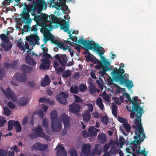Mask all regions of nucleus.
<instances>
[{
	"label": "nucleus",
	"mask_w": 156,
	"mask_h": 156,
	"mask_svg": "<svg viewBox=\"0 0 156 156\" xmlns=\"http://www.w3.org/2000/svg\"><path fill=\"white\" fill-rule=\"evenodd\" d=\"M138 97H135L133 98V100L130 102L132 104V110L134 112H131L130 117L132 119L135 117L136 118L134 120V123L136 126L133 125L132 127L134 129H137L135 131V133L136 135L133 137V141L137 144H139L143 142L144 139L147 138L145 136L144 131L141 123V117L143 114L142 112L143 109L139 104L138 102Z\"/></svg>",
	"instance_id": "nucleus-1"
},
{
	"label": "nucleus",
	"mask_w": 156,
	"mask_h": 156,
	"mask_svg": "<svg viewBox=\"0 0 156 156\" xmlns=\"http://www.w3.org/2000/svg\"><path fill=\"white\" fill-rule=\"evenodd\" d=\"M125 71L123 69H113L111 74L112 78L116 82H119L120 84L126 85L127 88L130 89L133 87V82L129 79V75L124 74Z\"/></svg>",
	"instance_id": "nucleus-2"
},
{
	"label": "nucleus",
	"mask_w": 156,
	"mask_h": 156,
	"mask_svg": "<svg viewBox=\"0 0 156 156\" xmlns=\"http://www.w3.org/2000/svg\"><path fill=\"white\" fill-rule=\"evenodd\" d=\"M39 13H36L33 18L37 25L41 27L45 32L52 30L54 26L52 25L51 21L48 20L49 16L47 14L42 13L37 15Z\"/></svg>",
	"instance_id": "nucleus-3"
},
{
	"label": "nucleus",
	"mask_w": 156,
	"mask_h": 156,
	"mask_svg": "<svg viewBox=\"0 0 156 156\" xmlns=\"http://www.w3.org/2000/svg\"><path fill=\"white\" fill-rule=\"evenodd\" d=\"M22 5L25 6L22 13L20 14L21 18L23 20L22 22L25 23L27 25H30L32 19L30 17L29 13H30L31 15L34 16H35L36 13L34 12V14H32L33 9L32 8H30L29 7L30 6L29 4L27 5L25 2H24L22 3Z\"/></svg>",
	"instance_id": "nucleus-4"
},
{
	"label": "nucleus",
	"mask_w": 156,
	"mask_h": 156,
	"mask_svg": "<svg viewBox=\"0 0 156 156\" xmlns=\"http://www.w3.org/2000/svg\"><path fill=\"white\" fill-rule=\"evenodd\" d=\"M32 2V3L29 4L30 8L33 9L32 14H34V12L36 13H40L43 9V7L45 4L44 0H38L37 3H36L32 0H28Z\"/></svg>",
	"instance_id": "nucleus-5"
},
{
	"label": "nucleus",
	"mask_w": 156,
	"mask_h": 156,
	"mask_svg": "<svg viewBox=\"0 0 156 156\" xmlns=\"http://www.w3.org/2000/svg\"><path fill=\"white\" fill-rule=\"evenodd\" d=\"M50 1L51 2V3L55 4L57 9H60L64 14H69L70 13V11L68 6L66 4V0H57V2H55V0H50Z\"/></svg>",
	"instance_id": "nucleus-6"
},
{
	"label": "nucleus",
	"mask_w": 156,
	"mask_h": 156,
	"mask_svg": "<svg viewBox=\"0 0 156 156\" xmlns=\"http://www.w3.org/2000/svg\"><path fill=\"white\" fill-rule=\"evenodd\" d=\"M54 57L55 59L59 61L60 65L64 67L66 66L68 60L66 54H57Z\"/></svg>",
	"instance_id": "nucleus-7"
},
{
	"label": "nucleus",
	"mask_w": 156,
	"mask_h": 156,
	"mask_svg": "<svg viewBox=\"0 0 156 156\" xmlns=\"http://www.w3.org/2000/svg\"><path fill=\"white\" fill-rule=\"evenodd\" d=\"M35 132L38 137L43 138L48 140L50 139L49 136L44 133L42 126L41 125H38L36 128Z\"/></svg>",
	"instance_id": "nucleus-8"
},
{
	"label": "nucleus",
	"mask_w": 156,
	"mask_h": 156,
	"mask_svg": "<svg viewBox=\"0 0 156 156\" xmlns=\"http://www.w3.org/2000/svg\"><path fill=\"white\" fill-rule=\"evenodd\" d=\"M68 97V95L65 93L61 91L58 95L56 96L55 98L60 103L65 105L67 103V101L66 98Z\"/></svg>",
	"instance_id": "nucleus-9"
},
{
	"label": "nucleus",
	"mask_w": 156,
	"mask_h": 156,
	"mask_svg": "<svg viewBox=\"0 0 156 156\" xmlns=\"http://www.w3.org/2000/svg\"><path fill=\"white\" fill-rule=\"evenodd\" d=\"M51 127L52 131L54 132L60 131L62 128V125L58 120L51 121Z\"/></svg>",
	"instance_id": "nucleus-10"
},
{
	"label": "nucleus",
	"mask_w": 156,
	"mask_h": 156,
	"mask_svg": "<svg viewBox=\"0 0 156 156\" xmlns=\"http://www.w3.org/2000/svg\"><path fill=\"white\" fill-rule=\"evenodd\" d=\"M89 50H93V51L97 52L99 56L102 55L105 52L104 48L93 43L91 45Z\"/></svg>",
	"instance_id": "nucleus-11"
},
{
	"label": "nucleus",
	"mask_w": 156,
	"mask_h": 156,
	"mask_svg": "<svg viewBox=\"0 0 156 156\" xmlns=\"http://www.w3.org/2000/svg\"><path fill=\"white\" fill-rule=\"evenodd\" d=\"M3 93L5 96L9 100L11 99L14 102L17 101V98L14 92L11 90L9 87L6 89V91H4Z\"/></svg>",
	"instance_id": "nucleus-12"
},
{
	"label": "nucleus",
	"mask_w": 156,
	"mask_h": 156,
	"mask_svg": "<svg viewBox=\"0 0 156 156\" xmlns=\"http://www.w3.org/2000/svg\"><path fill=\"white\" fill-rule=\"evenodd\" d=\"M48 146L47 144H43L41 143L37 142L35 143L31 149L32 151L34 150L39 151H43L47 149Z\"/></svg>",
	"instance_id": "nucleus-13"
},
{
	"label": "nucleus",
	"mask_w": 156,
	"mask_h": 156,
	"mask_svg": "<svg viewBox=\"0 0 156 156\" xmlns=\"http://www.w3.org/2000/svg\"><path fill=\"white\" fill-rule=\"evenodd\" d=\"M91 145L90 144H84L82 147L81 156H88L90 152Z\"/></svg>",
	"instance_id": "nucleus-14"
},
{
	"label": "nucleus",
	"mask_w": 156,
	"mask_h": 156,
	"mask_svg": "<svg viewBox=\"0 0 156 156\" xmlns=\"http://www.w3.org/2000/svg\"><path fill=\"white\" fill-rule=\"evenodd\" d=\"M69 112L74 113L77 115L78 114V113L80 112L81 107L80 106L76 104L73 103L69 105Z\"/></svg>",
	"instance_id": "nucleus-15"
},
{
	"label": "nucleus",
	"mask_w": 156,
	"mask_h": 156,
	"mask_svg": "<svg viewBox=\"0 0 156 156\" xmlns=\"http://www.w3.org/2000/svg\"><path fill=\"white\" fill-rule=\"evenodd\" d=\"M77 43L81 44L85 50H89L92 43H91L90 41L89 40H86L83 38L80 39L78 40H77Z\"/></svg>",
	"instance_id": "nucleus-16"
},
{
	"label": "nucleus",
	"mask_w": 156,
	"mask_h": 156,
	"mask_svg": "<svg viewBox=\"0 0 156 156\" xmlns=\"http://www.w3.org/2000/svg\"><path fill=\"white\" fill-rule=\"evenodd\" d=\"M17 80L21 82H26L27 80V76L25 74L17 73L15 75Z\"/></svg>",
	"instance_id": "nucleus-17"
},
{
	"label": "nucleus",
	"mask_w": 156,
	"mask_h": 156,
	"mask_svg": "<svg viewBox=\"0 0 156 156\" xmlns=\"http://www.w3.org/2000/svg\"><path fill=\"white\" fill-rule=\"evenodd\" d=\"M41 61L42 63L41 64L40 66V69L44 70L48 69L49 67L50 60L48 58H44L42 59Z\"/></svg>",
	"instance_id": "nucleus-18"
},
{
	"label": "nucleus",
	"mask_w": 156,
	"mask_h": 156,
	"mask_svg": "<svg viewBox=\"0 0 156 156\" xmlns=\"http://www.w3.org/2000/svg\"><path fill=\"white\" fill-rule=\"evenodd\" d=\"M20 70L22 72L27 74H30L32 72L33 68L30 66L23 64L21 65Z\"/></svg>",
	"instance_id": "nucleus-19"
},
{
	"label": "nucleus",
	"mask_w": 156,
	"mask_h": 156,
	"mask_svg": "<svg viewBox=\"0 0 156 156\" xmlns=\"http://www.w3.org/2000/svg\"><path fill=\"white\" fill-rule=\"evenodd\" d=\"M57 148L58 149L57 151V156H67V152L64 147L61 146L60 145H58L55 149Z\"/></svg>",
	"instance_id": "nucleus-20"
},
{
	"label": "nucleus",
	"mask_w": 156,
	"mask_h": 156,
	"mask_svg": "<svg viewBox=\"0 0 156 156\" xmlns=\"http://www.w3.org/2000/svg\"><path fill=\"white\" fill-rule=\"evenodd\" d=\"M110 65V63L107 62V63H106V66H104L103 67L102 69V70L100 71L99 72V73L101 74L102 76L105 75L106 74V71H110L112 69V66H109Z\"/></svg>",
	"instance_id": "nucleus-21"
},
{
	"label": "nucleus",
	"mask_w": 156,
	"mask_h": 156,
	"mask_svg": "<svg viewBox=\"0 0 156 156\" xmlns=\"http://www.w3.org/2000/svg\"><path fill=\"white\" fill-rule=\"evenodd\" d=\"M62 120L63 121L64 126L65 127L66 126H70V118L66 115L65 114H63L61 115Z\"/></svg>",
	"instance_id": "nucleus-22"
},
{
	"label": "nucleus",
	"mask_w": 156,
	"mask_h": 156,
	"mask_svg": "<svg viewBox=\"0 0 156 156\" xmlns=\"http://www.w3.org/2000/svg\"><path fill=\"white\" fill-rule=\"evenodd\" d=\"M27 41H30V40L34 41L36 44H38L37 43L40 39L39 36L37 34H33L30 36H27L26 37Z\"/></svg>",
	"instance_id": "nucleus-23"
},
{
	"label": "nucleus",
	"mask_w": 156,
	"mask_h": 156,
	"mask_svg": "<svg viewBox=\"0 0 156 156\" xmlns=\"http://www.w3.org/2000/svg\"><path fill=\"white\" fill-rule=\"evenodd\" d=\"M83 117V122L85 123H87L89 122L90 119V113L88 110L85 111L84 113L82 115Z\"/></svg>",
	"instance_id": "nucleus-24"
},
{
	"label": "nucleus",
	"mask_w": 156,
	"mask_h": 156,
	"mask_svg": "<svg viewBox=\"0 0 156 156\" xmlns=\"http://www.w3.org/2000/svg\"><path fill=\"white\" fill-rule=\"evenodd\" d=\"M25 61L27 63L31 66H35L36 65V62L31 58L29 55H26L25 56Z\"/></svg>",
	"instance_id": "nucleus-25"
},
{
	"label": "nucleus",
	"mask_w": 156,
	"mask_h": 156,
	"mask_svg": "<svg viewBox=\"0 0 156 156\" xmlns=\"http://www.w3.org/2000/svg\"><path fill=\"white\" fill-rule=\"evenodd\" d=\"M93 62L94 64H97V65L95 66V68L97 69H100L101 68L102 69L103 67L105 66L99 60L97 59L95 57V58L93 59V62Z\"/></svg>",
	"instance_id": "nucleus-26"
},
{
	"label": "nucleus",
	"mask_w": 156,
	"mask_h": 156,
	"mask_svg": "<svg viewBox=\"0 0 156 156\" xmlns=\"http://www.w3.org/2000/svg\"><path fill=\"white\" fill-rule=\"evenodd\" d=\"M85 50L86 51L83 52V54L84 55L87 54V55H85L84 56L86 58V60L88 62L89 61L93 62V59L95 58V57L90 53L88 51L89 50Z\"/></svg>",
	"instance_id": "nucleus-27"
},
{
	"label": "nucleus",
	"mask_w": 156,
	"mask_h": 156,
	"mask_svg": "<svg viewBox=\"0 0 156 156\" xmlns=\"http://www.w3.org/2000/svg\"><path fill=\"white\" fill-rule=\"evenodd\" d=\"M102 151V147L99 144L95 145V147L93 150V152L94 154L97 155L101 154Z\"/></svg>",
	"instance_id": "nucleus-28"
},
{
	"label": "nucleus",
	"mask_w": 156,
	"mask_h": 156,
	"mask_svg": "<svg viewBox=\"0 0 156 156\" xmlns=\"http://www.w3.org/2000/svg\"><path fill=\"white\" fill-rule=\"evenodd\" d=\"M51 82L50 78L48 75L45 76L41 82V86L43 87H45L48 85Z\"/></svg>",
	"instance_id": "nucleus-29"
},
{
	"label": "nucleus",
	"mask_w": 156,
	"mask_h": 156,
	"mask_svg": "<svg viewBox=\"0 0 156 156\" xmlns=\"http://www.w3.org/2000/svg\"><path fill=\"white\" fill-rule=\"evenodd\" d=\"M89 82L90 86L89 87V91L91 94H93L96 91V88L93 83L92 80L91 78L89 79Z\"/></svg>",
	"instance_id": "nucleus-30"
},
{
	"label": "nucleus",
	"mask_w": 156,
	"mask_h": 156,
	"mask_svg": "<svg viewBox=\"0 0 156 156\" xmlns=\"http://www.w3.org/2000/svg\"><path fill=\"white\" fill-rule=\"evenodd\" d=\"M98 139L101 143H104L107 141L105 134L104 133L99 134L98 136Z\"/></svg>",
	"instance_id": "nucleus-31"
},
{
	"label": "nucleus",
	"mask_w": 156,
	"mask_h": 156,
	"mask_svg": "<svg viewBox=\"0 0 156 156\" xmlns=\"http://www.w3.org/2000/svg\"><path fill=\"white\" fill-rule=\"evenodd\" d=\"M27 98L23 97L18 101V105L19 106H25L27 105Z\"/></svg>",
	"instance_id": "nucleus-32"
},
{
	"label": "nucleus",
	"mask_w": 156,
	"mask_h": 156,
	"mask_svg": "<svg viewBox=\"0 0 156 156\" xmlns=\"http://www.w3.org/2000/svg\"><path fill=\"white\" fill-rule=\"evenodd\" d=\"M13 125L16 129L17 132H20L22 129V127L20 124L19 122L18 121H14Z\"/></svg>",
	"instance_id": "nucleus-33"
},
{
	"label": "nucleus",
	"mask_w": 156,
	"mask_h": 156,
	"mask_svg": "<svg viewBox=\"0 0 156 156\" xmlns=\"http://www.w3.org/2000/svg\"><path fill=\"white\" fill-rule=\"evenodd\" d=\"M93 126H90L88 132L89 135L90 136H96L97 135L96 131H95Z\"/></svg>",
	"instance_id": "nucleus-34"
},
{
	"label": "nucleus",
	"mask_w": 156,
	"mask_h": 156,
	"mask_svg": "<svg viewBox=\"0 0 156 156\" xmlns=\"http://www.w3.org/2000/svg\"><path fill=\"white\" fill-rule=\"evenodd\" d=\"M54 42V44L57 45V46L61 48H62L63 50L64 51H66L67 48H68V47L67 46L65 48H64V44L63 43L59 41L58 40L55 41Z\"/></svg>",
	"instance_id": "nucleus-35"
},
{
	"label": "nucleus",
	"mask_w": 156,
	"mask_h": 156,
	"mask_svg": "<svg viewBox=\"0 0 156 156\" xmlns=\"http://www.w3.org/2000/svg\"><path fill=\"white\" fill-rule=\"evenodd\" d=\"M118 107L116 105L113 104L112 105V113L115 117L117 116Z\"/></svg>",
	"instance_id": "nucleus-36"
},
{
	"label": "nucleus",
	"mask_w": 156,
	"mask_h": 156,
	"mask_svg": "<svg viewBox=\"0 0 156 156\" xmlns=\"http://www.w3.org/2000/svg\"><path fill=\"white\" fill-rule=\"evenodd\" d=\"M50 117L51 119V121L58 120L57 119V113L56 110H54L51 112Z\"/></svg>",
	"instance_id": "nucleus-37"
},
{
	"label": "nucleus",
	"mask_w": 156,
	"mask_h": 156,
	"mask_svg": "<svg viewBox=\"0 0 156 156\" xmlns=\"http://www.w3.org/2000/svg\"><path fill=\"white\" fill-rule=\"evenodd\" d=\"M1 46L3 48H4L5 50L6 51H9L12 47V45L9 44H2Z\"/></svg>",
	"instance_id": "nucleus-38"
},
{
	"label": "nucleus",
	"mask_w": 156,
	"mask_h": 156,
	"mask_svg": "<svg viewBox=\"0 0 156 156\" xmlns=\"http://www.w3.org/2000/svg\"><path fill=\"white\" fill-rule=\"evenodd\" d=\"M1 39L5 43H8L9 41L7 36L4 33L0 35Z\"/></svg>",
	"instance_id": "nucleus-39"
},
{
	"label": "nucleus",
	"mask_w": 156,
	"mask_h": 156,
	"mask_svg": "<svg viewBox=\"0 0 156 156\" xmlns=\"http://www.w3.org/2000/svg\"><path fill=\"white\" fill-rule=\"evenodd\" d=\"M78 87L76 85L74 87L71 86L70 88V92L73 94H77L78 93Z\"/></svg>",
	"instance_id": "nucleus-40"
},
{
	"label": "nucleus",
	"mask_w": 156,
	"mask_h": 156,
	"mask_svg": "<svg viewBox=\"0 0 156 156\" xmlns=\"http://www.w3.org/2000/svg\"><path fill=\"white\" fill-rule=\"evenodd\" d=\"M61 28L64 30L65 32H67L69 29V24L67 23H65L61 25Z\"/></svg>",
	"instance_id": "nucleus-41"
},
{
	"label": "nucleus",
	"mask_w": 156,
	"mask_h": 156,
	"mask_svg": "<svg viewBox=\"0 0 156 156\" xmlns=\"http://www.w3.org/2000/svg\"><path fill=\"white\" fill-rule=\"evenodd\" d=\"M39 102L40 103H43L46 104H48L50 102V99L45 97L40 98L39 100Z\"/></svg>",
	"instance_id": "nucleus-42"
},
{
	"label": "nucleus",
	"mask_w": 156,
	"mask_h": 156,
	"mask_svg": "<svg viewBox=\"0 0 156 156\" xmlns=\"http://www.w3.org/2000/svg\"><path fill=\"white\" fill-rule=\"evenodd\" d=\"M122 126L124 128L126 131L129 133L131 129V127L130 125L128 123H126L125 124H122Z\"/></svg>",
	"instance_id": "nucleus-43"
},
{
	"label": "nucleus",
	"mask_w": 156,
	"mask_h": 156,
	"mask_svg": "<svg viewBox=\"0 0 156 156\" xmlns=\"http://www.w3.org/2000/svg\"><path fill=\"white\" fill-rule=\"evenodd\" d=\"M14 121L12 120H10L8 121L7 130L8 131H10L13 129Z\"/></svg>",
	"instance_id": "nucleus-44"
},
{
	"label": "nucleus",
	"mask_w": 156,
	"mask_h": 156,
	"mask_svg": "<svg viewBox=\"0 0 156 156\" xmlns=\"http://www.w3.org/2000/svg\"><path fill=\"white\" fill-rule=\"evenodd\" d=\"M71 75L70 72L68 70L65 71L62 74V77L63 78H68Z\"/></svg>",
	"instance_id": "nucleus-45"
},
{
	"label": "nucleus",
	"mask_w": 156,
	"mask_h": 156,
	"mask_svg": "<svg viewBox=\"0 0 156 156\" xmlns=\"http://www.w3.org/2000/svg\"><path fill=\"white\" fill-rule=\"evenodd\" d=\"M101 122L106 125L108 122V119L107 116H102L101 118Z\"/></svg>",
	"instance_id": "nucleus-46"
},
{
	"label": "nucleus",
	"mask_w": 156,
	"mask_h": 156,
	"mask_svg": "<svg viewBox=\"0 0 156 156\" xmlns=\"http://www.w3.org/2000/svg\"><path fill=\"white\" fill-rule=\"evenodd\" d=\"M11 65L12 69H16L18 66V62L17 61H14L11 63Z\"/></svg>",
	"instance_id": "nucleus-47"
},
{
	"label": "nucleus",
	"mask_w": 156,
	"mask_h": 156,
	"mask_svg": "<svg viewBox=\"0 0 156 156\" xmlns=\"http://www.w3.org/2000/svg\"><path fill=\"white\" fill-rule=\"evenodd\" d=\"M4 113L6 116H9L11 114L10 110L8 107H5L4 108Z\"/></svg>",
	"instance_id": "nucleus-48"
},
{
	"label": "nucleus",
	"mask_w": 156,
	"mask_h": 156,
	"mask_svg": "<svg viewBox=\"0 0 156 156\" xmlns=\"http://www.w3.org/2000/svg\"><path fill=\"white\" fill-rule=\"evenodd\" d=\"M85 105L87 106L88 108V109L87 110H88V111H89L90 113L93 111L94 108L92 104L91 103L87 104Z\"/></svg>",
	"instance_id": "nucleus-49"
},
{
	"label": "nucleus",
	"mask_w": 156,
	"mask_h": 156,
	"mask_svg": "<svg viewBox=\"0 0 156 156\" xmlns=\"http://www.w3.org/2000/svg\"><path fill=\"white\" fill-rule=\"evenodd\" d=\"M6 121L3 116L0 117V126H3L4 124L6 123Z\"/></svg>",
	"instance_id": "nucleus-50"
},
{
	"label": "nucleus",
	"mask_w": 156,
	"mask_h": 156,
	"mask_svg": "<svg viewBox=\"0 0 156 156\" xmlns=\"http://www.w3.org/2000/svg\"><path fill=\"white\" fill-rule=\"evenodd\" d=\"M48 38L49 41H50L51 42L54 43V41H56L57 40L55 39V37L50 33L48 34Z\"/></svg>",
	"instance_id": "nucleus-51"
},
{
	"label": "nucleus",
	"mask_w": 156,
	"mask_h": 156,
	"mask_svg": "<svg viewBox=\"0 0 156 156\" xmlns=\"http://www.w3.org/2000/svg\"><path fill=\"white\" fill-rule=\"evenodd\" d=\"M42 125L44 127L48 128V119L44 118L43 120Z\"/></svg>",
	"instance_id": "nucleus-52"
},
{
	"label": "nucleus",
	"mask_w": 156,
	"mask_h": 156,
	"mask_svg": "<svg viewBox=\"0 0 156 156\" xmlns=\"http://www.w3.org/2000/svg\"><path fill=\"white\" fill-rule=\"evenodd\" d=\"M118 120L119 122L122 123V124H125L127 122L126 119L122 118L120 116H118Z\"/></svg>",
	"instance_id": "nucleus-53"
},
{
	"label": "nucleus",
	"mask_w": 156,
	"mask_h": 156,
	"mask_svg": "<svg viewBox=\"0 0 156 156\" xmlns=\"http://www.w3.org/2000/svg\"><path fill=\"white\" fill-rule=\"evenodd\" d=\"M125 140L123 137L121 136L119 138V144L121 146H122L125 143Z\"/></svg>",
	"instance_id": "nucleus-54"
},
{
	"label": "nucleus",
	"mask_w": 156,
	"mask_h": 156,
	"mask_svg": "<svg viewBox=\"0 0 156 156\" xmlns=\"http://www.w3.org/2000/svg\"><path fill=\"white\" fill-rule=\"evenodd\" d=\"M75 101V102L76 103H78L79 102H82L83 100L81 99V98L79 96H77L76 95H74Z\"/></svg>",
	"instance_id": "nucleus-55"
},
{
	"label": "nucleus",
	"mask_w": 156,
	"mask_h": 156,
	"mask_svg": "<svg viewBox=\"0 0 156 156\" xmlns=\"http://www.w3.org/2000/svg\"><path fill=\"white\" fill-rule=\"evenodd\" d=\"M70 128V126H66L65 127L64 126V128L62 131V136H64L67 133V131Z\"/></svg>",
	"instance_id": "nucleus-56"
},
{
	"label": "nucleus",
	"mask_w": 156,
	"mask_h": 156,
	"mask_svg": "<svg viewBox=\"0 0 156 156\" xmlns=\"http://www.w3.org/2000/svg\"><path fill=\"white\" fill-rule=\"evenodd\" d=\"M7 153L5 150L0 149V156H7Z\"/></svg>",
	"instance_id": "nucleus-57"
},
{
	"label": "nucleus",
	"mask_w": 156,
	"mask_h": 156,
	"mask_svg": "<svg viewBox=\"0 0 156 156\" xmlns=\"http://www.w3.org/2000/svg\"><path fill=\"white\" fill-rule=\"evenodd\" d=\"M51 23H54L57 22V17L54 14L51 15Z\"/></svg>",
	"instance_id": "nucleus-58"
},
{
	"label": "nucleus",
	"mask_w": 156,
	"mask_h": 156,
	"mask_svg": "<svg viewBox=\"0 0 156 156\" xmlns=\"http://www.w3.org/2000/svg\"><path fill=\"white\" fill-rule=\"evenodd\" d=\"M100 56V57L101 60L102 61V63L104 65L106 66V63H107V62H109V61L106 59L104 56H103L102 55Z\"/></svg>",
	"instance_id": "nucleus-59"
},
{
	"label": "nucleus",
	"mask_w": 156,
	"mask_h": 156,
	"mask_svg": "<svg viewBox=\"0 0 156 156\" xmlns=\"http://www.w3.org/2000/svg\"><path fill=\"white\" fill-rule=\"evenodd\" d=\"M69 153L71 156H78L76 151L74 149L71 150Z\"/></svg>",
	"instance_id": "nucleus-60"
},
{
	"label": "nucleus",
	"mask_w": 156,
	"mask_h": 156,
	"mask_svg": "<svg viewBox=\"0 0 156 156\" xmlns=\"http://www.w3.org/2000/svg\"><path fill=\"white\" fill-rule=\"evenodd\" d=\"M27 83L28 85V86L30 88H33L34 87L36 84L33 81H28Z\"/></svg>",
	"instance_id": "nucleus-61"
},
{
	"label": "nucleus",
	"mask_w": 156,
	"mask_h": 156,
	"mask_svg": "<svg viewBox=\"0 0 156 156\" xmlns=\"http://www.w3.org/2000/svg\"><path fill=\"white\" fill-rule=\"evenodd\" d=\"M7 105L11 109H13L16 107L14 104L11 101H9L7 103Z\"/></svg>",
	"instance_id": "nucleus-62"
},
{
	"label": "nucleus",
	"mask_w": 156,
	"mask_h": 156,
	"mask_svg": "<svg viewBox=\"0 0 156 156\" xmlns=\"http://www.w3.org/2000/svg\"><path fill=\"white\" fill-rule=\"evenodd\" d=\"M79 88L80 90L82 92L85 91L87 89L86 86L83 84H80L79 86Z\"/></svg>",
	"instance_id": "nucleus-63"
},
{
	"label": "nucleus",
	"mask_w": 156,
	"mask_h": 156,
	"mask_svg": "<svg viewBox=\"0 0 156 156\" xmlns=\"http://www.w3.org/2000/svg\"><path fill=\"white\" fill-rule=\"evenodd\" d=\"M95 71L92 69L90 72V76L91 77L94 79H97V78L95 75Z\"/></svg>",
	"instance_id": "nucleus-64"
}]
</instances>
